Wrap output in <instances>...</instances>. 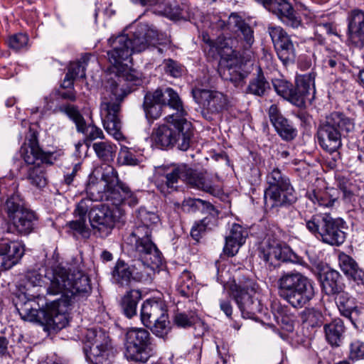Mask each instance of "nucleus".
Instances as JSON below:
<instances>
[{
    "mask_svg": "<svg viewBox=\"0 0 364 364\" xmlns=\"http://www.w3.org/2000/svg\"><path fill=\"white\" fill-rule=\"evenodd\" d=\"M103 173L98 180L91 176L86 185V192L92 204L87 212L89 220L95 234L100 237L109 236L114 227L116 216L114 210L106 205H95L93 201H110L118 206L127 203L135 205L138 200L128 186L119 180L116 170L106 165L102 167Z\"/></svg>",
    "mask_w": 364,
    "mask_h": 364,
    "instance_id": "1",
    "label": "nucleus"
},
{
    "mask_svg": "<svg viewBox=\"0 0 364 364\" xmlns=\"http://www.w3.org/2000/svg\"><path fill=\"white\" fill-rule=\"evenodd\" d=\"M60 269L64 272L63 276L59 280L60 285L62 286L59 291L61 296L47 304L48 309H51L52 316H48L46 310L36 312L30 303L20 309V312L25 318L37 321L41 325L53 330L61 329L66 326L68 321L65 314L70 306L75 301L86 299L92 291L90 280L87 275L80 272L70 275L65 268L60 267Z\"/></svg>",
    "mask_w": 364,
    "mask_h": 364,
    "instance_id": "2",
    "label": "nucleus"
},
{
    "mask_svg": "<svg viewBox=\"0 0 364 364\" xmlns=\"http://www.w3.org/2000/svg\"><path fill=\"white\" fill-rule=\"evenodd\" d=\"M63 271L60 267L54 269H46V268L28 270L25 274L24 284L22 293L25 295L27 301L16 306V309L21 318L27 321L38 323L37 321H31L25 318L21 314L20 309L26 304L30 303L33 309L36 312L46 310L48 316H52L51 309H48V305L51 301H48L45 296H41L43 287L46 289L48 295H58L62 286L60 285L59 280L63 276Z\"/></svg>",
    "mask_w": 364,
    "mask_h": 364,
    "instance_id": "3",
    "label": "nucleus"
},
{
    "mask_svg": "<svg viewBox=\"0 0 364 364\" xmlns=\"http://www.w3.org/2000/svg\"><path fill=\"white\" fill-rule=\"evenodd\" d=\"M169 37L164 33H159L156 28L143 25L132 34H122L110 38L109 43L112 49L107 51L109 63L118 67L127 60L134 53H139L149 46L168 45Z\"/></svg>",
    "mask_w": 364,
    "mask_h": 364,
    "instance_id": "4",
    "label": "nucleus"
},
{
    "mask_svg": "<svg viewBox=\"0 0 364 364\" xmlns=\"http://www.w3.org/2000/svg\"><path fill=\"white\" fill-rule=\"evenodd\" d=\"M185 113L171 114L166 117V122L154 128L151 139L159 149H167L175 145L182 151H186L190 146L193 136L192 124L185 116Z\"/></svg>",
    "mask_w": 364,
    "mask_h": 364,
    "instance_id": "5",
    "label": "nucleus"
},
{
    "mask_svg": "<svg viewBox=\"0 0 364 364\" xmlns=\"http://www.w3.org/2000/svg\"><path fill=\"white\" fill-rule=\"evenodd\" d=\"M277 284L279 296L296 309L304 307L315 294L311 280L296 271L284 272Z\"/></svg>",
    "mask_w": 364,
    "mask_h": 364,
    "instance_id": "6",
    "label": "nucleus"
},
{
    "mask_svg": "<svg viewBox=\"0 0 364 364\" xmlns=\"http://www.w3.org/2000/svg\"><path fill=\"white\" fill-rule=\"evenodd\" d=\"M166 184L168 188H176L178 179H181L191 188H196L214 196L222 193L219 176L193 169L186 164L172 168L166 174Z\"/></svg>",
    "mask_w": 364,
    "mask_h": 364,
    "instance_id": "7",
    "label": "nucleus"
},
{
    "mask_svg": "<svg viewBox=\"0 0 364 364\" xmlns=\"http://www.w3.org/2000/svg\"><path fill=\"white\" fill-rule=\"evenodd\" d=\"M354 122L340 112H333L320 122L317 130L318 141L327 152L336 151L341 146V137L354 129Z\"/></svg>",
    "mask_w": 364,
    "mask_h": 364,
    "instance_id": "8",
    "label": "nucleus"
},
{
    "mask_svg": "<svg viewBox=\"0 0 364 364\" xmlns=\"http://www.w3.org/2000/svg\"><path fill=\"white\" fill-rule=\"evenodd\" d=\"M306 229L323 243L339 247L346 240V223L341 218H333L329 213H318L304 219Z\"/></svg>",
    "mask_w": 364,
    "mask_h": 364,
    "instance_id": "9",
    "label": "nucleus"
},
{
    "mask_svg": "<svg viewBox=\"0 0 364 364\" xmlns=\"http://www.w3.org/2000/svg\"><path fill=\"white\" fill-rule=\"evenodd\" d=\"M110 100L105 97L100 105V113L102 117L104 128L107 132L116 140L124 139L121 132L122 123L119 117L120 102L126 96V92L114 82H109Z\"/></svg>",
    "mask_w": 364,
    "mask_h": 364,
    "instance_id": "10",
    "label": "nucleus"
},
{
    "mask_svg": "<svg viewBox=\"0 0 364 364\" xmlns=\"http://www.w3.org/2000/svg\"><path fill=\"white\" fill-rule=\"evenodd\" d=\"M9 223L6 224V232L17 235H28L34 230L38 217L25 208L17 196L10 197L6 202Z\"/></svg>",
    "mask_w": 364,
    "mask_h": 364,
    "instance_id": "11",
    "label": "nucleus"
},
{
    "mask_svg": "<svg viewBox=\"0 0 364 364\" xmlns=\"http://www.w3.org/2000/svg\"><path fill=\"white\" fill-rule=\"evenodd\" d=\"M124 341V354L128 360L146 363L155 353L153 338L143 328L127 329Z\"/></svg>",
    "mask_w": 364,
    "mask_h": 364,
    "instance_id": "12",
    "label": "nucleus"
},
{
    "mask_svg": "<svg viewBox=\"0 0 364 364\" xmlns=\"http://www.w3.org/2000/svg\"><path fill=\"white\" fill-rule=\"evenodd\" d=\"M167 106L176 110L174 114L185 113L178 95L172 88L168 87L164 91L157 89L154 92H147L144 96L143 107L149 119L159 118L163 108Z\"/></svg>",
    "mask_w": 364,
    "mask_h": 364,
    "instance_id": "13",
    "label": "nucleus"
},
{
    "mask_svg": "<svg viewBox=\"0 0 364 364\" xmlns=\"http://www.w3.org/2000/svg\"><path fill=\"white\" fill-rule=\"evenodd\" d=\"M89 350H85L86 359L92 364H112L114 350L111 340L101 328L87 329L85 335Z\"/></svg>",
    "mask_w": 364,
    "mask_h": 364,
    "instance_id": "14",
    "label": "nucleus"
},
{
    "mask_svg": "<svg viewBox=\"0 0 364 364\" xmlns=\"http://www.w3.org/2000/svg\"><path fill=\"white\" fill-rule=\"evenodd\" d=\"M259 286L253 280L247 279L242 284L235 286L234 299L245 318L254 319L262 311L259 299L255 297Z\"/></svg>",
    "mask_w": 364,
    "mask_h": 364,
    "instance_id": "15",
    "label": "nucleus"
},
{
    "mask_svg": "<svg viewBox=\"0 0 364 364\" xmlns=\"http://www.w3.org/2000/svg\"><path fill=\"white\" fill-rule=\"evenodd\" d=\"M151 229L143 227L136 228L127 237V241L134 245L136 250L143 255L146 262L159 267L162 264L161 253L150 239Z\"/></svg>",
    "mask_w": 364,
    "mask_h": 364,
    "instance_id": "16",
    "label": "nucleus"
},
{
    "mask_svg": "<svg viewBox=\"0 0 364 364\" xmlns=\"http://www.w3.org/2000/svg\"><path fill=\"white\" fill-rule=\"evenodd\" d=\"M216 49L220 55L218 72L221 77L232 82L236 87L242 85L249 72L243 70L242 63L232 55L233 50L231 48H227L226 53H224L219 47Z\"/></svg>",
    "mask_w": 364,
    "mask_h": 364,
    "instance_id": "17",
    "label": "nucleus"
},
{
    "mask_svg": "<svg viewBox=\"0 0 364 364\" xmlns=\"http://www.w3.org/2000/svg\"><path fill=\"white\" fill-rule=\"evenodd\" d=\"M195 102L208 114H218L230 106L228 97L216 90L194 88L191 91Z\"/></svg>",
    "mask_w": 364,
    "mask_h": 364,
    "instance_id": "18",
    "label": "nucleus"
},
{
    "mask_svg": "<svg viewBox=\"0 0 364 364\" xmlns=\"http://www.w3.org/2000/svg\"><path fill=\"white\" fill-rule=\"evenodd\" d=\"M259 257L264 262L273 264L276 261L290 262L301 264L303 259L294 253L291 249L277 240L266 238L259 249Z\"/></svg>",
    "mask_w": 364,
    "mask_h": 364,
    "instance_id": "19",
    "label": "nucleus"
},
{
    "mask_svg": "<svg viewBox=\"0 0 364 364\" xmlns=\"http://www.w3.org/2000/svg\"><path fill=\"white\" fill-rule=\"evenodd\" d=\"M217 27L220 29H229L235 31L238 38L239 46L244 50L247 51V58H251L252 52L250 49L254 43V35L252 28L246 23L240 16L235 14L229 16L227 23L224 20H219L217 22Z\"/></svg>",
    "mask_w": 364,
    "mask_h": 364,
    "instance_id": "20",
    "label": "nucleus"
},
{
    "mask_svg": "<svg viewBox=\"0 0 364 364\" xmlns=\"http://www.w3.org/2000/svg\"><path fill=\"white\" fill-rule=\"evenodd\" d=\"M59 110L67 114L75 122L77 132L85 135L86 141H91L104 138L103 132L100 128L94 124H86L82 115L76 106L70 104L64 105L59 107Z\"/></svg>",
    "mask_w": 364,
    "mask_h": 364,
    "instance_id": "21",
    "label": "nucleus"
},
{
    "mask_svg": "<svg viewBox=\"0 0 364 364\" xmlns=\"http://www.w3.org/2000/svg\"><path fill=\"white\" fill-rule=\"evenodd\" d=\"M347 36L350 44L355 48L364 47V11L359 9L350 11L346 18Z\"/></svg>",
    "mask_w": 364,
    "mask_h": 364,
    "instance_id": "22",
    "label": "nucleus"
},
{
    "mask_svg": "<svg viewBox=\"0 0 364 364\" xmlns=\"http://www.w3.org/2000/svg\"><path fill=\"white\" fill-rule=\"evenodd\" d=\"M268 115L270 122L283 140L291 141L296 136V128L291 121L282 114L276 105L269 107Z\"/></svg>",
    "mask_w": 364,
    "mask_h": 364,
    "instance_id": "23",
    "label": "nucleus"
},
{
    "mask_svg": "<svg viewBox=\"0 0 364 364\" xmlns=\"http://www.w3.org/2000/svg\"><path fill=\"white\" fill-rule=\"evenodd\" d=\"M265 8L276 14L288 26L298 28L302 26L301 20L287 0H270Z\"/></svg>",
    "mask_w": 364,
    "mask_h": 364,
    "instance_id": "24",
    "label": "nucleus"
},
{
    "mask_svg": "<svg viewBox=\"0 0 364 364\" xmlns=\"http://www.w3.org/2000/svg\"><path fill=\"white\" fill-rule=\"evenodd\" d=\"M296 200V194L292 185L270 192H264V204L269 208L289 206L294 203Z\"/></svg>",
    "mask_w": 364,
    "mask_h": 364,
    "instance_id": "25",
    "label": "nucleus"
},
{
    "mask_svg": "<svg viewBox=\"0 0 364 364\" xmlns=\"http://www.w3.org/2000/svg\"><path fill=\"white\" fill-rule=\"evenodd\" d=\"M91 204L92 200L90 199H82L77 203L75 213L79 217V219L72 220L67 224L69 228L68 232L73 236L80 235L82 237L90 236L89 228L86 223V216Z\"/></svg>",
    "mask_w": 364,
    "mask_h": 364,
    "instance_id": "26",
    "label": "nucleus"
},
{
    "mask_svg": "<svg viewBox=\"0 0 364 364\" xmlns=\"http://www.w3.org/2000/svg\"><path fill=\"white\" fill-rule=\"evenodd\" d=\"M248 232L245 228L239 224L233 223L230 228L229 234L225 236L224 254L229 257L235 255L245 244Z\"/></svg>",
    "mask_w": 364,
    "mask_h": 364,
    "instance_id": "27",
    "label": "nucleus"
},
{
    "mask_svg": "<svg viewBox=\"0 0 364 364\" xmlns=\"http://www.w3.org/2000/svg\"><path fill=\"white\" fill-rule=\"evenodd\" d=\"M19 154L26 168L41 164L42 149L39 147L35 132L31 134L30 138L21 146Z\"/></svg>",
    "mask_w": 364,
    "mask_h": 364,
    "instance_id": "28",
    "label": "nucleus"
},
{
    "mask_svg": "<svg viewBox=\"0 0 364 364\" xmlns=\"http://www.w3.org/2000/svg\"><path fill=\"white\" fill-rule=\"evenodd\" d=\"M338 259L339 267L346 277L353 280L358 285H364V271L357 262L343 252H339Z\"/></svg>",
    "mask_w": 364,
    "mask_h": 364,
    "instance_id": "29",
    "label": "nucleus"
},
{
    "mask_svg": "<svg viewBox=\"0 0 364 364\" xmlns=\"http://www.w3.org/2000/svg\"><path fill=\"white\" fill-rule=\"evenodd\" d=\"M166 312V305L163 301L147 299L143 303L141 308V323L146 327L151 326L154 320L159 319L162 314Z\"/></svg>",
    "mask_w": 364,
    "mask_h": 364,
    "instance_id": "30",
    "label": "nucleus"
},
{
    "mask_svg": "<svg viewBox=\"0 0 364 364\" xmlns=\"http://www.w3.org/2000/svg\"><path fill=\"white\" fill-rule=\"evenodd\" d=\"M161 0H132V3L144 7L156 6L154 13L164 16L171 20L178 19L181 16V10L179 6H171L167 4L165 6L160 4Z\"/></svg>",
    "mask_w": 364,
    "mask_h": 364,
    "instance_id": "31",
    "label": "nucleus"
},
{
    "mask_svg": "<svg viewBox=\"0 0 364 364\" xmlns=\"http://www.w3.org/2000/svg\"><path fill=\"white\" fill-rule=\"evenodd\" d=\"M270 309L277 322L282 325V328L287 331H291L294 328V315L290 311L289 308L282 304L279 300L274 299L271 302Z\"/></svg>",
    "mask_w": 364,
    "mask_h": 364,
    "instance_id": "32",
    "label": "nucleus"
},
{
    "mask_svg": "<svg viewBox=\"0 0 364 364\" xmlns=\"http://www.w3.org/2000/svg\"><path fill=\"white\" fill-rule=\"evenodd\" d=\"M92 148L97 156V157L105 162L100 168L96 169L92 174L90 175L89 178L91 176H94L95 178H97L95 176V173H99L100 171H102V174L103 173V169L102 167L108 165L111 167H112L114 170L115 168L109 165L108 163L114 160V158L115 156V153L117 151V146L116 145L113 144L112 143L109 141H100L94 143L92 145Z\"/></svg>",
    "mask_w": 364,
    "mask_h": 364,
    "instance_id": "33",
    "label": "nucleus"
},
{
    "mask_svg": "<svg viewBox=\"0 0 364 364\" xmlns=\"http://www.w3.org/2000/svg\"><path fill=\"white\" fill-rule=\"evenodd\" d=\"M90 58V55H85L79 60L70 63L62 84L63 88L73 87L76 78L85 77V67L87 65Z\"/></svg>",
    "mask_w": 364,
    "mask_h": 364,
    "instance_id": "34",
    "label": "nucleus"
},
{
    "mask_svg": "<svg viewBox=\"0 0 364 364\" xmlns=\"http://www.w3.org/2000/svg\"><path fill=\"white\" fill-rule=\"evenodd\" d=\"M345 326L341 318H335L331 322L323 326L326 341L332 347H338L342 343Z\"/></svg>",
    "mask_w": 364,
    "mask_h": 364,
    "instance_id": "35",
    "label": "nucleus"
},
{
    "mask_svg": "<svg viewBox=\"0 0 364 364\" xmlns=\"http://www.w3.org/2000/svg\"><path fill=\"white\" fill-rule=\"evenodd\" d=\"M270 88L269 82L266 80L261 68L258 67L257 75L250 80L245 92L263 97L270 90Z\"/></svg>",
    "mask_w": 364,
    "mask_h": 364,
    "instance_id": "36",
    "label": "nucleus"
},
{
    "mask_svg": "<svg viewBox=\"0 0 364 364\" xmlns=\"http://www.w3.org/2000/svg\"><path fill=\"white\" fill-rule=\"evenodd\" d=\"M332 188H316L306 193L308 198L320 207L331 208L336 200V197L332 193Z\"/></svg>",
    "mask_w": 364,
    "mask_h": 364,
    "instance_id": "37",
    "label": "nucleus"
},
{
    "mask_svg": "<svg viewBox=\"0 0 364 364\" xmlns=\"http://www.w3.org/2000/svg\"><path fill=\"white\" fill-rule=\"evenodd\" d=\"M340 273L334 269H329L323 274L321 282L322 289L327 295L333 296L343 289L341 282Z\"/></svg>",
    "mask_w": 364,
    "mask_h": 364,
    "instance_id": "38",
    "label": "nucleus"
},
{
    "mask_svg": "<svg viewBox=\"0 0 364 364\" xmlns=\"http://www.w3.org/2000/svg\"><path fill=\"white\" fill-rule=\"evenodd\" d=\"M141 299V291L136 289H132L123 296L120 301V306L127 318H130L136 314L137 304Z\"/></svg>",
    "mask_w": 364,
    "mask_h": 364,
    "instance_id": "39",
    "label": "nucleus"
},
{
    "mask_svg": "<svg viewBox=\"0 0 364 364\" xmlns=\"http://www.w3.org/2000/svg\"><path fill=\"white\" fill-rule=\"evenodd\" d=\"M266 181L268 187L264 192H270L291 185L289 177L277 167L269 171L266 176Z\"/></svg>",
    "mask_w": 364,
    "mask_h": 364,
    "instance_id": "40",
    "label": "nucleus"
},
{
    "mask_svg": "<svg viewBox=\"0 0 364 364\" xmlns=\"http://www.w3.org/2000/svg\"><path fill=\"white\" fill-rule=\"evenodd\" d=\"M0 252H2L8 262H12V267L24 255V247L21 242L16 241L4 242L0 244Z\"/></svg>",
    "mask_w": 364,
    "mask_h": 364,
    "instance_id": "41",
    "label": "nucleus"
},
{
    "mask_svg": "<svg viewBox=\"0 0 364 364\" xmlns=\"http://www.w3.org/2000/svg\"><path fill=\"white\" fill-rule=\"evenodd\" d=\"M278 58L284 65H288L294 62L296 58V52L294 44L290 37L274 45Z\"/></svg>",
    "mask_w": 364,
    "mask_h": 364,
    "instance_id": "42",
    "label": "nucleus"
},
{
    "mask_svg": "<svg viewBox=\"0 0 364 364\" xmlns=\"http://www.w3.org/2000/svg\"><path fill=\"white\" fill-rule=\"evenodd\" d=\"M196 288L195 279L193 274L184 269L178 278L176 290L182 296L188 298L193 296Z\"/></svg>",
    "mask_w": 364,
    "mask_h": 364,
    "instance_id": "43",
    "label": "nucleus"
},
{
    "mask_svg": "<svg viewBox=\"0 0 364 364\" xmlns=\"http://www.w3.org/2000/svg\"><path fill=\"white\" fill-rule=\"evenodd\" d=\"M336 295V304L341 315L346 318L350 317L353 311L357 308L355 299L343 291V289Z\"/></svg>",
    "mask_w": 364,
    "mask_h": 364,
    "instance_id": "44",
    "label": "nucleus"
},
{
    "mask_svg": "<svg viewBox=\"0 0 364 364\" xmlns=\"http://www.w3.org/2000/svg\"><path fill=\"white\" fill-rule=\"evenodd\" d=\"M181 210L186 213H196L198 210H205L210 214L215 212L214 206L200 198H185L181 203Z\"/></svg>",
    "mask_w": 364,
    "mask_h": 364,
    "instance_id": "45",
    "label": "nucleus"
},
{
    "mask_svg": "<svg viewBox=\"0 0 364 364\" xmlns=\"http://www.w3.org/2000/svg\"><path fill=\"white\" fill-rule=\"evenodd\" d=\"M114 282L121 286H127L132 281L130 267L122 260H118L112 271Z\"/></svg>",
    "mask_w": 364,
    "mask_h": 364,
    "instance_id": "46",
    "label": "nucleus"
},
{
    "mask_svg": "<svg viewBox=\"0 0 364 364\" xmlns=\"http://www.w3.org/2000/svg\"><path fill=\"white\" fill-rule=\"evenodd\" d=\"M303 323L311 328L321 326L324 321L322 312L315 308H306L300 314Z\"/></svg>",
    "mask_w": 364,
    "mask_h": 364,
    "instance_id": "47",
    "label": "nucleus"
},
{
    "mask_svg": "<svg viewBox=\"0 0 364 364\" xmlns=\"http://www.w3.org/2000/svg\"><path fill=\"white\" fill-rule=\"evenodd\" d=\"M150 262H144L141 259L134 260L133 263L129 265L132 276L133 281L142 282L147 280L149 277L150 271Z\"/></svg>",
    "mask_w": 364,
    "mask_h": 364,
    "instance_id": "48",
    "label": "nucleus"
},
{
    "mask_svg": "<svg viewBox=\"0 0 364 364\" xmlns=\"http://www.w3.org/2000/svg\"><path fill=\"white\" fill-rule=\"evenodd\" d=\"M26 171V178L31 184L38 188H42L46 185L45 171L41 164L29 166Z\"/></svg>",
    "mask_w": 364,
    "mask_h": 364,
    "instance_id": "49",
    "label": "nucleus"
},
{
    "mask_svg": "<svg viewBox=\"0 0 364 364\" xmlns=\"http://www.w3.org/2000/svg\"><path fill=\"white\" fill-rule=\"evenodd\" d=\"M152 333L158 337L165 338L171 331V324L168 319V313L162 314L159 319H156L153 321L151 326Z\"/></svg>",
    "mask_w": 364,
    "mask_h": 364,
    "instance_id": "50",
    "label": "nucleus"
},
{
    "mask_svg": "<svg viewBox=\"0 0 364 364\" xmlns=\"http://www.w3.org/2000/svg\"><path fill=\"white\" fill-rule=\"evenodd\" d=\"M315 77L314 72L299 75L296 79V86L308 95H314L315 93Z\"/></svg>",
    "mask_w": 364,
    "mask_h": 364,
    "instance_id": "51",
    "label": "nucleus"
},
{
    "mask_svg": "<svg viewBox=\"0 0 364 364\" xmlns=\"http://www.w3.org/2000/svg\"><path fill=\"white\" fill-rule=\"evenodd\" d=\"M137 218L141 221L142 225H139L136 228L146 227L150 229L149 227L151 225L156 224L159 222V217L156 213L148 211L145 208H140L139 210Z\"/></svg>",
    "mask_w": 364,
    "mask_h": 364,
    "instance_id": "52",
    "label": "nucleus"
},
{
    "mask_svg": "<svg viewBox=\"0 0 364 364\" xmlns=\"http://www.w3.org/2000/svg\"><path fill=\"white\" fill-rule=\"evenodd\" d=\"M117 161L121 165L134 166L137 164L138 159L128 147L122 146L118 154Z\"/></svg>",
    "mask_w": 364,
    "mask_h": 364,
    "instance_id": "53",
    "label": "nucleus"
},
{
    "mask_svg": "<svg viewBox=\"0 0 364 364\" xmlns=\"http://www.w3.org/2000/svg\"><path fill=\"white\" fill-rule=\"evenodd\" d=\"M289 95L290 96L287 97L286 100L299 107H302L305 105L306 100L309 96L296 86L294 88L292 87Z\"/></svg>",
    "mask_w": 364,
    "mask_h": 364,
    "instance_id": "54",
    "label": "nucleus"
},
{
    "mask_svg": "<svg viewBox=\"0 0 364 364\" xmlns=\"http://www.w3.org/2000/svg\"><path fill=\"white\" fill-rule=\"evenodd\" d=\"M272 85L276 92L286 100L290 95L292 89V84L284 79H274Z\"/></svg>",
    "mask_w": 364,
    "mask_h": 364,
    "instance_id": "55",
    "label": "nucleus"
},
{
    "mask_svg": "<svg viewBox=\"0 0 364 364\" xmlns=\"http://www.w3.org/2000/svg\"><path fill=\"white\" fill-rule=\"evenodd\" d=\"M196 317L193 313H176L173 317L174 323L181 328L191 327L193 325Z\"/></svg>",
    "mask_w": 364,
    "mask_h": 364,
    "instance_id": "56",
    "label": "nucleus"
},
{
    "mask_svg": "<svg viewBox=\"0 0 364 364\" xmlns=\"http://www.w3.org/2000/svg\"><path fill=\"white\" fill-rule=\"evenodd\" d=\"M28 37L25 33H17L11 36L8 41L9 46L14 50H19L26 48L28 45Z\"/></svg>",
    "mask_w": 364,
    "mask_h": 364,
    "instance_id": "57",
    "label": "nucleus"
},
{
    "mask_svg": "<svg viewBox=\"0 0 364 364\" xmlns=\"http://www.w3.org/2000/svg\"><path fill=\"white\" fill-rule=\"evenodd\" d=\"M211 218L209 217H206L201 220L200 222L196 223L191 228V237L198 241L200 237H201L203 232H204L207 229L210 228V223Z\"/></svg>",
    "mask_w": 364,
    "mask_h": 364,
    "instance_id": "58",
    "label": "nucleus"
},
{
    "mask_svg": "<svg viewBox=\"0 0 364 364\" xmlns=\"http://www.w3.org/2000/svg\"><path fill=\"white\" fill-rule=\"evenodd\" d=\"M165 72L173 77L181 76L183 69V66L178 62L168 58L164 61Z\"/></svg>",
    "mask_w": 364,
    "mask_h": 364,
    "instance_id": "59",
    "label": "nucleus"
},
{
    "mask_svg": "<svg viewBox=\"0 0 364 364\" xmlns=\"http://www.w3.org/2000/svg\"><path fill=\"white\" fill-rule=\"evenodd\" d=\"M336 181L337 186L343 192V198L346 200L350 201L353 193L349 189V181L345 176L338 174L336 176Z\"/></svg>",
    "mask_w": 364,
    "mask_h": 364,
    "instance_id": "60",
    "label": "nucleus"
},
{
    "mask_svg": "<svg viewBox=\"0 0 364 364\" xmlns=\"http://www.w3.org/2000/svg\"><path fill=\"white\" fill-rule=\"evenodd\" d=\"M364 358V343L359 340H354L350 345L349 358L358 360Z\"/></svg>",
    "mask_w": 364,
    "mask_h": 364,
    "instance_id": "61",
    "label": "nucleus"
},
{
    "mask_svg": "<svg viewBox=\"0 0 364 364\" xmlns=\"http://www.w3.org/2000/svg\"><path fill=\"white\" fill-rule=\"evenodd\" d=\"M268 32L274 46L289 37L287 32L280 26H269Z\"/></svg>",
    "mask_w": 364,
    "mask_h": 364,
    "instance_id": "62",
    "label": "nucleus"
},
{
    "mask_svg": "<svg viewBox=\"0 0 364 364\" xmlns=\"http://www.w3.org/2000/svg\"><path fill=\"white\" fill-rule=\"evenodd\" d=\"M64 155V152L61 149H57L53 151L45 152L42 150V156L41 160V164L45 163L47 164H53V163L60 159L61 156Z\"/></svg>",
    "mask_w": 364,
    "mask_h": 364,
    "instance_id": "63",
    "label": "nucleus"
},
{
    "mask_svg": "<svg viewBox=\"0 0 364 364\" xmlns=\"http://www.w3.org/2000/svg\"><path fill=\"white\" fill-rule=\"evenodd\" d=\"M220 309L226 315L230 318L232 314V306L229 298L220 299L219 300Z\"/></svg>",
    "mask_w": 364,
    "mask_h": 364,
    "instance_id": "64",
    "label": "nucleus"
}]
</instances>
